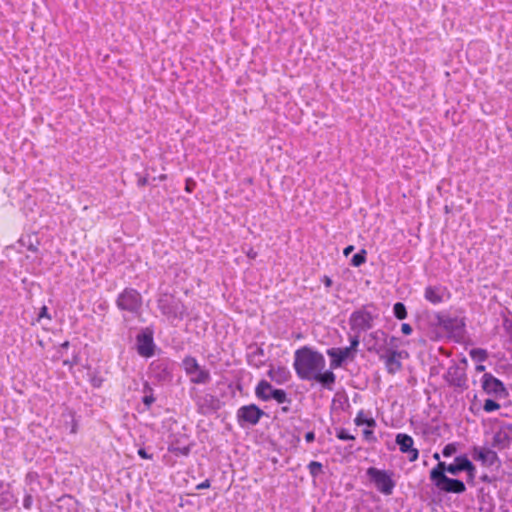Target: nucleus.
Returning a JSON list of instances; mask_svg holds the SVG:
<instances>
[{"label": "nucleus", "instance_id": "79ce46f5", "mask_svg": "<svg viewBox=\"0 0 512 512\" xmlns=\"http://www.w3.org/2000/svg\"><path fill=\"white\" fill-rule=\"evenodd\" d=\"M502 326L506 333L509 335V342L512 343V316L511 317H504Z\"/></svg>", "mask_w": 512, "mask_h": 512}, {"label": "nucleus", "instance_id": "864d4df0", "mask_svg": "<svg viewBox=\"0 0 512 512\" xmlns=\"http://www.w3.org/2000/svg\"><path fill=\"white\" fill-rule=\"evenodd\" d=\"M363 436L368 441H373V442L376 441V437L374 436V432H373L372 428L364 429Z\"/></svg>", "mask_w": 512, "mask_h": 512}, {"label": "nucleus", "instance_id": "a211bd4d", "mask_svg": "<svg viewBox=\"0 0 512 512\" xmlns=\"http://www.w3.org/2000/svg\"><path fill=\"white\" fill-rule=\"evenodd\" d=\"M169 438L170 442L167 448L168 452L175 456L188 457L190 455L194 442H190L188 444L185 443L188 440V435L181 433L171 434Z\"/></svg>", "mask_w": 512, "mask_h": 512}, {"label": "nucleus", "instance_id": "13d9d810", "mask_svg": "<svg viewBox=\"0 0 512 512\" xmlns=\"http://www.w3.org/2000/svg\"><path fill=\"white\" fill-rule=\"evenodd\" d=\"M38 478L37 472H28L25 477V481L29 484L34 482Z\"/></svg>", "mask_w": 512, "mask_h": 512}, {"label": "nucleus", "instance_id": "6e6552de", "mask_svg": "<svg viewBox=\"0 0 512 512\" xmlns=\"http://www.w3.org/2000/svg\"><path fill=\"white\" fill-rule=\"evenodd\" d=\"M154 327L152 325L142 327L135 337V350L137 354L149 359L156 354L158 347L154 340Z\"/></svg>", "mask_w": 512, "mask_h": 512}, {"label": "nucleus", "instance_id": "680f3d73", "mask_svg": "<svg viewBox=\"0 0 512 512\" xmlns=\"http://www.w3.org/2000/svg\"><path fill=\"white\" fill-rule=\"evenodd\" d=\"M245 254L251 260L256 259L258 256L257 251H255L252 247H249V249L247 251H245Z\"/></svg>", "mask_w": 512, "mask_h": 512}, {"label": "nucleus", "instance_id": "2f4dec72", "mask_svg": "<svg viewBox=\"0 0 512 512\" xmlns=\"http://www.w3.org/2000/svg\"><path fill=\"white\" fill-rule=\"evenodd\" d=\"M469 355L471 359L477 363H483L489 357L488 351L483 348H473L470 350Z\"/></svg>", "mask_w": 512, "mask_h": 512}, {"label": "nucleus", "instance_id": "b1692460", "mask_svg": "<svg viewBox=\"0 0 512 512\" xmlns=\"http://www.w3.org/2000/svg\"><path fill=\"white\" fill-rule=\"evenodd\" d=\"M477 498L481 505L479 508L481 512L494 511L495 502L492 496V489H490V487H480L477 491Z\"/></svg>", "mask_w": 512, "mask_h": 512}, {"label": "nucleus", "instance_id": "6ab92c4d", "mask_svg": "<svg viewBox=\"0 0 512 512\" xmlns=\"http://www.w3.org/2000/svg\"><path fill=\"white\" fill-rule=\"evenodd\" d=\"M326 353L330 357L329 369L332 371L342 367L348 360L353 361L356 357V354L346 347H332L327 349Z\"/></svg>", "mask_w": 512, "mask_h": 512}, {"label": "nucleus", "instance_id": "f8f14e48", "mask_svg": "<svg viewBox=\"0 0 512 512\" xmlns=\"http://www.w3.org/2000/svg\"><path fill=\"white\" fill-rule=\"evenodd\" d=\"M466 328L465 318L451 317L448 313L441 311L440 331L448 338L458 339L463 337Z\"/></svg>", "mask_w": 512, "mask_h": 512}, {"label": "nucleus", "instance_id": "c756f323", "mask_svg": "<svg viewBox=\"0 0 512 512\" xmlns=\"http://www.w3.org/2000/svg\"><path fill=\"white\" fill-rule=\"evenodd\" d=\"M479 480L483 483H486V487H490V489H497L498 483L502 481V477H500L497 473H483L479 476Z\"/></svg>", "mask_w": 512, "mask_h": 512}, {"label": "nucleus", "instance_id": "a19ab883", "mask_svg": "<svg viewBox=\"0 0 512 512\" xmlns=\"http://www.w3.org/2000/svg\"><path fill=\"white\" fill-rule=\"evenodd\" d=\"M457 452V443H448L442 449V455L444 457H451Z\"/></svg>", "mask_w": 512, "mask_h": 512}, {"label": "nucleus", "instance_id": "0e129e2a", "mask_svg": "<svg viewBox=\"0 0 512 512\" xmlns=\"http://www.w3.org/2000/svg\"><path fill=\"white\" fill-rule=\"evenodd\" d=\"M305 440L307 443H311L315 440V433L314 431H308L305 434Z\"/></svg>", "mask_w": 512, "mask_h": 512}, {"label": "nucleus", "instance_id": "ddd939ff", "mask_svg": "<svg viewBox=\"0 0 512 512\" xmlns=\"http://www.w3.org/2000/svg\"><path fill=\"white\" fill-rule=\"evenodd\" d=\"M150 378L157 383H168L173 380V364L169 358H161L152 361L148 366Z\"/></svg>", "mask_w": 512, "mask_h": 512}, {"label": "nucleus", "instance_id": "0eeeda50", "mask_svg": "<svg viewBox=\"0 0 512 512\" xmlns=\"http://www.w3.org/2000/svg\"><path fill=\"white\" fill-rule=\"evenodd\" d=\"M448 473L432 468L429 472V479L441 493L463 494L466 491L465 483L458 478L447 476Z\"/></svg>", "mask_w": 512, "mask_h": 512}, {"label": "nucleus", "instance_id": "c9c22d12", "mask_svg": "<svg viewBox=\"0 0 512 512\" xmlns=\"http://www.w3.org/2000/svg\"><path fill=\"white\" fill-rule=\"evenodd\" d=\"M272 400L278 404H291L292 399L288 396V393L284 389L278 388Z\"/></svg>", "mask_w": 512, "mask_h": 512}, {"label": "nucleus", "instance_id": "4d7b16f0", "mask_svg": "<svg viewBox=\"0 0 512 512\" xmlns=\"http://www.w3.org/2000/svg\"><path fill=\"white\" fill-rule=\"evenodd\" d=\"M211 487L210 479H206L203 482L196 485V490H204Z\"/></svg>", "mask_w": 512, "mask_h": 512}, {"label": "nucleus", "instance_id": "f704fd0d", "mask_svg": "<svg viewBox=\"0 0 512 512\" xmlns=\"http://www.w3.org/2000/svg\"><path fill=\"white\" fill-rule=\"evenodd\" d=\"M309 473L313 479H316L320 474L323 473V464L318 461H310L307 465Z\"/></svg>", "mask_w": 512, "mask_h": 512}, {"label": "nucleus", "instance_id": "69168bd1", "mask_svg": "<svg viewBox=\"0 0 512 512\" xmlns=\"http://www.w3.org/2000/svg\"><path fill=\"white\" fill-rule=\"evenodd\" d=\"M355 250L354 245H348L343 249V255L348 257Z\"/></svg>", "mask_w": 512, "mask_h": 512}, {"label": "nucleus", "instance_id": "dca6fc26", "mask_svg": "<svg viewBox=\"0 0 512 512\" xmlns=\"http://www.w3.org/2000/svg\"><path fill=\"white\" fill-rule=\"evenodd\" d=\"M473 460L480 462L483 466L497 468L501 465V460L495 450L485 446H473L470 451Z\"/></svg>", "mask_w": 512, "mask_h": 512}, {"label": "nucleus", "instance_id": "aec40b11", "mask_svg": "<svg viewBox=\"0 0 512 512\" xmlns=\"http://www.w3.org/2000/svg\"><path fill=\"white\" fill-rule=\"evenodd\" d=\"M395 443L401 453L406 454L410 462H415L419 458V450L414 447V439L406 433H398L395 437Z\"/></svg>", "mask_w": 512, "mask_h": 512}, {"label": "nucleus", "instance_id": "a878e982", "mask_svg": "<svg viewBox=\"0 0 512 512\" xmlns=\"http://www.w3.org/2000/svg\"><path fill=\"white\" fill-rule=\"evenodd\" d=\"M512 442V437L509 433L500 431L499 429L494 433L492 441H491V447L495 448L499 451L507 449L510 447Z\"/></svg>", "mask_w": 512, "mask_h": 512}, {"label": "nucleus", "instance_id": "f257e3e1", "mask_svg": "<svg viewBox=\"0 0 512 512\" xmlns=\"http://www.w3.org/2000/svg\"><path fill=\"white\" fill-rule=\"evenodd\" d=\"M293 367L297 377L303 381H313L323 389L332 391L336 383V375L326 369L324 355L310 346H302L294 353Z\"/></svg>", "mask_w": 512, "mask_h": 512}, {"label": "nucleus", "instance_id": "2eb2a0df", "mask_svg": "<svg viewBox=\"0 0 512 512\" xmlns=\"http://www.w3.org/2000/svg\"><path fill=\"white\" fill-rule=\"evenodd\" d=\"M480 382L482 390L495 399H505L509 396L508 389L503 381L495 377L492 373H484Z\"/></svg>", "mask_w": 512, "mask_h": 512}, {"label": "nucleus", "instance_id": "052dcab7", "mask_svg": "<svg viewBox=\"0 0 512 512\" xmlns=\"http://www.w3.org/2000/svg\"><path fill=\"white\" fill-rule=\"evenodd\" d=\"M499 430L507 433L512 432V423L502 422L499 426Z\"/></svg>", "mask_w": 512, "mask_h": 512}, {"label": "nucleus", "instance_id": "f03ea898", "mask_svg": "<svg viewBox=\"0 0 512 512\" xmlns=\"http://www.w3.org/2000/svg\"><path fill=\"white\" fill-rule=\"evenodd\" d=\"M157 308L168 320H183L189 316L188 308L181 298L173 293L160 292L158 294Z\"/></svg>", "mask_w": 512, "mask_h": 512}, {"label": "nucleus", "instance_id": "37998d69", "mask_svg": "<svg viewBox=\"0 0 512 512\" xmlns=\"http://www.w3.org/2000/svg\"><path fill=\"white\" fill-rule=\"evenodd\" d=\"M384 345H387L388 347L386 349H398L400 344V339L396 336H388L386 338V342H383Z\"/></svg>", "mask_w": 512, "mask_h": 512}, {"label": "nucleus", "instance_id": "de8ad7c7", "mask_svg": "<svg viewBox=\"0 0 512 512\" xmlns=\"http://www.w3.org/2000/svg\"><path fill=\"white\" fill-rule=\"evenodd\" d=\"M372 339H374L375 341H378V340H383V342H386V338H387V333L381 329L375 331V332H372L370 333L369 335ZM374 344H377V342H375Z\"/></svg>", "mask_w": 512, "mask_h": 512}, {"label": "nucleus", "instance_id": "58836bf2", "mask_svg": "<svg viewBox=\"0 0 512 512\" xmlns=\"http://www.w3.org/2000/svg\"><path fill=\"white\" fill-rule=\"evenodd\" d=\"M466 475H467V478H466V481L469 485L471 486H476V473H477V470H476V466L474 465V463L472 462L470 467L467 468V470L465 471Z\"/></svg>", "mask_w": 512, "mask_h": 512}, {"label": "nucleus", "instance_id": "338daca9", "mask_svg": "<svg viewBox=\"0 0 512 512\" xmlns=\"http://www.w3.org/2000/svg\"><path fill=\"white\" fill-rule=\"evenodd\" d=\"M299 442H300V436L293 434L292 439L290 441L291 445L296 447L299 444Z\"/></svg>", "mask_w": 512, "mask_h": 512}, {"label": "nucleus", "instance_id": "20e7f679", "mask_svg": "<svg viewBox=\"0 0 512 512\" xmlns=\"http://www.w3.org/2000/svg\"><path fill=\"white\" fill-rule=\"evenodd\" d=\"M115 305L121 312L139 317L143 311V297L133 287H125L116 297Z\"/></svg>", "mask_w": 512, "mask_h": 512}, {"label": "nucleus", "instance_id": "c85d7f7f", "mask_svg": "<svg viewBox=\"0 0 512 512\" xmlns=\"http://www.w3.org/2000/svg\"><path fill=\"white\" fill-rule=\"evenodd\" d=\"M211 381L210 371L206 368L199 367L196 374L190 376V382L193 384H208Z\"/></svg>", "mask_w": 512, "mask_h": 512}, {"label": "nucleus", "instance_id": "6e6d98bb", "mask_svg": "<svg viewBox=\"0 0 512 512\" xmlns=\"http://www.w3.org/2000/svg\"><path fill=\"white\" fill-rule=\"evenodd\" d=\"M401 332H402V334L408 336V335L412 334L413 328L409 323H402Z\"/></svg>", "mask_w": 512, "mask_h": 512}, {"label": "nucleus", "instance_id": "72a5a7b5", "mask_svg": "<svg viewBox=\"0 0 512 512\" xmlns=\"http://www.w3.org/2000/svg\"><path fill=\"white\" fill-rule=\"evenodd\" d=\"M393 316L398 320H404L408 316L406 305L403 302H396L392 308Z\"/></svg>", "mask_w": 512, "mask_h": 512}, {"label": "nucleus", "instance_id": "603ef678", "mask_svg": "<svg viewBox=\"0 0 512 512\" xmlns=\"http://www.w3.org/2000/svg\"><path fill=\"white\" fill-rule=\"evenodd\" d=\"M33 504V497L31 494H26L23 499V507L27 510L31 509Z\"/></svg>", "mask_w": 512, "mask_h": 512}, {"label": "nucleus", "instance_id": "774afa93", "mask_svg": "<svg viewBox=\"0 0 512 512\" xmlns=\"http://www.w3.org/2000/svg\"><path fill=\"white\" fill-rule=\"evenodd\" d=\"M72 416V426H71V433L77 432V421L74 418V413H71Z\"/></svg>", "mask_w": 512, "mask_h": 512}, {"label": "nucleus", "instance_id": "bf43d9fd", "mask_svg": "<svg viewBox=\"0 0 512 512\" xmlns=\"http://www.w3.org/2000/svg\"><path fill=\"white\" fill-rule=\"evenodd\" d=\"M321 282L323 283V285L326 287V288H330L332 287L333 285V280L331 279V277H329L328 275H324L322 278H321Z\"/></svg>", "mask_w": 512, "mask_h": 512}, {"label": "nucleus", "instance_id": "423d86ee", "mask_svg": "<svg viewBox=\"0 0 512 512\" xmlns=\"http://www.w3.org/2000/svg\"><path fill=\"white\" fill-rule=\"evenodd\" d=\"M377 307L374 303L363 305L353 311L349 317L350 329L356 333L365 332L373 328L374 320L378 318Z\"/></svg>", "mask_w": 512, "mask_h": 512}, {"label": "nucleus", "instance_id": "4be33fe9", "mask_svg": "<svg viewBox=\"0 0 512 512\" xmlns=\"http://www.w3.org/2000/svg\"><path fill=\"white\" fill-rule=\"evenodd\" d=\"M247 362L250 366L260 368L265 364V352L264 349L256 342L251 343L247 347Z\"/></svg>", "mask_w": 512, "mask_h": 512}, {"label": "nucleus", "instance_id": "3c124183", "mask_svg": "<svg viewBox=\"0 0 512 512\" xmlns=\"http://www.w3.org/2000/svg\"><path fill=\"white\" fill-rule=\"evenodd\" d=\"M20 241H21L22 245L26 246L29 251H31V252H37L38 251V248H37L38 242L36 244H34L31 241V237L30 236H28V244H26L24 242V239H21Z\"/></svg>", "mask_w": 512, "mask_h": 512}, {"label": "nucleus", "instance_id": "7c9ffc66", "mask_svg": "<svg viewBox=\"0 0 512 512\" xmlns=\"http://www.w3.org/2000/svg\"><path fill=\"white\" fill-rule=\"evenodd\" d=\"M354 423L356 426H367L368 428H374L376 426V420L373 417H368L363 410H360L355 419Z\"/></svg>", "mask_w": 512, "mask_h": 512}, {"label": "nucleus", "instance_id": "412c9836", "mask_svg": "<svg viewBox=\"0 0 512 512\" xmlns=\"http://www.w3.org/2000/svg\"><path fill=\"white\" fill-rule=\"evenodd\" d=\"M450 297V292L442 285H429L424 290V298L433 305L440 304L444 301V296Z\"/></svg>", "mask_w": 512, "mask_h": 512}, {"label": "nucleus", "instance_id": "4468645a", "mask_svg": "<svg viewBox=\"0 0 512 512\" xmlns=\"http://www.w3.org/2000/svg\"><path fill=\"white\" fill-rule=\"evenodd\" d=\"M193 400L197 413L202 416L217 413L224 406V402L211 393L196 394Z\"/></svg>", "mask_w": 512, "mask_h": 512}, {"label": "nucleus", "instance_id": "7ed1b4c3", "mask_svg": "<svg viewBox=\"0 0 512 512\" xmlns=\"http://www.w3.org/2000/svg\"><path fill=\"white\" fill-rule=\"evenodd\" d=\"M441 311L424 310L415 316L416 328L432 341H439L444 338L440 331Z\"/></svg>", "mask_w": 512, "mask_h": 512}, {"label": "nucleus", "instance_id": "49530a36", "mask_svg": "<svg viewBox=\"0 0 512 512\" xmlns=\"http://www.w3.org/2000/svg\"><path fill=\"white\" fill-rule=\"evenodd\" d=\"M80 362V354L79 352H75L72 356V359H66L63 361V365L64 366H68L70 369L75 366V365H78Z\"/></svg>", "mask_w": 512, "mask_h": 512}, {"label": "nucleus", "instance_id": "9d476101", "mask_svg": "<svg viewBox=\"0 0 512 512\" xmlns=\"http://www.w3.org/2000/svg\"><path fill=\"white\" fill-rule=\"evenodd\" d=\"M367 350L379 355V359L384 361L385 368L389 374L394 375L402 369L401 354H406L405 351L398 349H384L383 345L378 346V344L368 346Z\"/></svg>", "mask_w": 512, "mask_h": 512}, {"label": "nucleus", "instance_id": "a18cd8bd", "mask_svg": "<svg viewBox=\"0 0 512 512\" xmlns=\"http://www.w3.org/2000/svg\"><path fill=\"white\" fill-rule=\"evenodd\" d=\"M48 319L49 321L52 320V316L51 314L49 313V309L46 305H43L40 309H39V312H38V315H37V318H36V321L37 322H40L42 319Z\"/></svg>", "mask_w": 512, "mask_h": 512}, {"label": "nucleus", "instance_id": "9b49d317", "mask_svg": "<svg viewBox=\"0 0 512 512\" xmlns=\"http://www.w3.org/2000/svg\"><path fill=\"white\" fill-rule=\"evenodd\" d=\"M263 417L268 414L255 403L243 405L236 412L237 423L243 429L258 425Z\"/></svg>", "mask_w": 512, "mask_h": 512}, {"label": "nucleus", "instance_id": "473e14b6", "mask_svg": "<svg viewBox=\"0 0 512 512\" xmlns=\"http://www.w3.org/2000/svg\"><path fill=\"white\" fill-rule=\"evenodd\" d=\"M367 261V251L362 248L357 253H355L350 259V265L353 267H360Z\"/></svg>", "mask_w": 512, "mask_h": 512}, {"label": "nucleus", "instance_id": "39448f33", "mask_svg": "<svg viewBox=\"0 0 512 512\" xmlns=\"http://www.w3.org/2000/svg\"><path fill=\"white\" fill-rule=\"evenodd\" d=\"M394 476L395 472L393 470L380 469L374 466L366 469V477L369 482L385 496L391 495L396 487Z\"/></svg>", "mask_w": 512, "mask_h": 512}, {"label": "nucleus", "instance_id": "8fccbe9b", "mask_svg": "<svg viewBox=\"0 0 512 512\" xmlns=\"http://www.w3.org/2000/svg\"><path fill=\"white\" fill-rule=\"evenodd\" d=\"M196 187V182L192 178H187L185 180V191L187 193H192Z\"/></svg>", "mask_w": 512, "mask_h": 512}, {"label": "nucleus", "instance_id": "5701e85b", "mask_svg": "<svg viewBox=\"0 0 512 512\" xmlns=\"http://www.w3.org/2000/svg\"><path fill=\"white\" fill-rule=\"evenodd\" d=\"M278 388L274 387L271 382L261 379L254 390L255 396L258 400L263 402L271 401Z\"/></svg>", "mask_w": 512, "mask_h": 512}, {"label": "nucleus", "instance_id": "f3484780", "mask_svg": "<svg viewBox=\"0 0 512 512\" xmlns=\"http://www.w3.org/2000/svg\"><path fill=\"white\" fill-rule=\"evenodd\" d=\"M471 463L472 460L467 454H460L454 458L452 463L448 464L444 461H439L433 468H438L440 471L458 476L460 473L465 472L467 468L470 467Z\"/></svg>", "mask_w": 512, "mask_h": 512}, {"label": "nucleus", "instance_id": "5fc2aeb1", "mask_svg": "<svg viewBox=\"0 0 512 512\" xmlns=\"http://www.w3.org/2000/svg\"><path fill=\"white\" fill-rule=\"evenodd\" d=\"M136 176H137V186L138 187H144L148 184L147 175L141 176L139 173H136Z\"/></svg>", "mask_w": 512, "mask_h": 512}, {"label": "nucleus", "instance_id": "09e8293b", "mask_svg": "<svg viewBox=\"0 0 512 512\" xmlns=\"http://www.w3.org/2000/svg\"><path fill=\"white\" fill-rule=\"evenodd\" d=\"M137 454L140 458L145 460H153V454L149 453L145 447H140L137 450Z\"/></svg>", "mask_w": 512, "mask_h": 512}, {"label": "nucleus", "instance_id": "393cba45", "mask_svg": "<svg viewBox=\"0 0 512 512\" xmlns=\"http://www.w3.org/2000/svg\"><path fill=\"white\" fill-rule=\"evenodd\" d=\"M267 376L276 384L283 385L291 379L292 375L286 366L279 365L275 367L270 365V369L267 371Z\"/></svg>", "mask_w": 512, "mask_h": 512}, {"label": "nucleus", "instance_id": "bb28decb", "mask_svg": "<svg viewBox=\"0 0 512 512\" xmlns=\"http://www.w3.org/2000/svg\"><path fill=\"white\" fill-rule=\"evenodd\" d=\"M181 367L185 371L186 375L190 377L192 374H196V371L199 370L200 364L194 356L186 355L182 359Z\"/></svg>", "mask_w": 512, "mask_h": 512}, {"label": "nucleus", "instance_id": "e433bc0d", "mask_svg": "<svg viewBox=\"0 0 512 512\" xmlns=\"http://www.w3.org/2000/svg\"><path fill=\"white\" fill-rule=\"evenodd\" d=\"M89 382L93 388H100L103 385L104 378L99 374L97 370L93 373H88Z\"/></svg>", "mask_w": 512, "mask_h": 512}, {"label": "nucleus", "instance_id": "e2e57ef3", "mask_svg": "<svg viewBox=\"0 0 512 512\" xmlns=\"http://www.w3.org/2000/svg\"><path fill=\"white\" fill-rule=\"evenodd\" d=\"M70 346V342L68 340L64 341L63 343L60 344V347H59V350L57 352V358L61 357L62 356V352L61 350L63 349H68Z\"/></svg>", "mask_w": 512, "mask_h": 512}, {"label": "nucleus", "instance_id": "ea45409f", "mask_svg": "<svg viewBox=\"0 0 512 512\" xmlns=\"http://www.w3.org/2000/svg\"><path fill=\"white\" fill-rule=\"evenodd\" d=\"M336 437L343 441L355 440V436L343 427L336 428Z\"/></svg>", "mask_w": 512, "mask_h": 512}, {"label": "nucleus", "instance_id": "cd10ccee", "mask_svg": "<svg viewBox=\"0 0 512 512\" xmlns=\"http://www.w3.org/2000/svg\"><path fill=\"white\" fill-rule=\"evenodd\" d=\"M142 392L144 395H143L141 401H142L143 405L145 406V409L150 410L152 404L156 401V398L154 397V393H153L154 390L148 381L144 382Z\"/></svg>", "mask_w": 512, "mask_h": 512}, {"label": "nucleus", "instance_id": "1a4fd4ad", "mask_svg": "<svg viewBox=\"0 0 512 512\" xmlns=\"http://www.w3.org/2000/svg\"><path fill=\"white\" fill-rule=\"evenodd\" d=\"M467 360L462 358L460 363H453L443 375L447 384L454 388L455 392L462 393L468 389V378L466 374Z\"/></svg>", "mask_w": 512, "mask_h": 512}, {"label": "nucleus", "instance_id": "c03bdc74", "mask_svg": "<svg viewBox=\"0 0 512 512\" xmlns=\"http://www.w3.org/2000/svg\"><path fill=\"white\" fill-rule=\"evenodd\" d=\"M358 334L359 333H357L354 336H350L349 337L350 345L346 347V348H348L349 350H351L355 354H357L358 346H359V343H360V339H359V335Z\"/></svg>", "mask_w": 512, "mask_h": 512}, {"label": "nucleus", "instance_id": "4c0bfd02", "mask_svg": "<svg viewBox=\"0 0 512 512\" xmlns=\"http://www.w3.org/2000/svg\"><path fill=\"white\" fill-rule=\"evenodd\" d=\"M500 407H501L500 404L496 401V399H493V398H487L483 404V410L486 413L494 412V411L500 409Z\"/></svg>", "mask_w": 512, "mask_h": 512}]
</instances>
